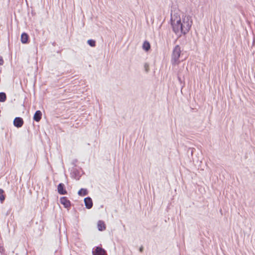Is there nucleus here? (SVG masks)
Listing matches in <instances>:
<instances>
[{"label": "nucleus", "instance_id": "nucleus-1", "mask_svg": "<svg viewBox=\"0 0 255 255\" xmlns=\"http://www.w3.org/2000/svg\"><path fill=\"white\" fill-rule=\"evenodd\" d=\"M171 22L173 31L178 36L187 34L193 24L190 16L185 15L181 18L177 13L171 14Z\"/></svg>", "mask_w": 255, "mask_h": 255}, {"label": "nucleus", "instance_id": "nucleus-2", "mask_svg": "<svg viewBox=\"0 0 255 255\" xmlns=\"http://www.w3.org/2000/svg\"><path fill=\"white\" fill-rule=\"evenodd\" d=\"M181 56V47L179 45H176L173 48L172 54L171 63L172 65H177L180 62V58Z\"/></svg>", "mask_w": 255, "mask_h": 255}, {"label": "nucleus", "instance_id": "nucleus-3", "mask_svg": "<svg viewBox=\"0 0 255 255\" xmlns=\"http://www.w3.org/2000/svg\"><path fill=\"white\" fill-rule=\"evenodd\" d=\"M93 255H107L106 251L99 247L93 249Z\"/></svg>", "mask_w": 255, "mask_h": 255}, {"label": "nucleus", "instance_id": "nucleus-4", "mask_svg": "<svg viewBox=\"0 0 255 255\" xmlns=\"http://www.w3.org/2000/svg\"><path fill=\"white\" fill-rule=\"evenodd\" d=\"M13 124L17 128H20L23 124V121L22 118L19 117L15 118L13 121Z\"/></svg>", "mask_w": 255, "mask_h": 255}, {"label": "nucleus", "instance_id": "nucleus-5", "mask_svg": "<svg viewBox=\"0 0 255 255\" xmlns=\"http://www.w3.org/2000/svg\"><path fill=\"white\" fill-rule=\"evenodd\" d=\"M84 202L86 208L88 209H91L93 206V202L91 198L87 197L84 199Z\"/></svg>", "mask_w": 255, "mask_h": 255}, {"label": "nucleus", "instance_id": "nucleus-6", "mask_svg": "<svg viewBox=\"0 0 255 255\" xmlns=\"http://www.w3.org/2000/svg\"><path fill=\"white\" fill-rule=\"evenodd\" d=\"M58 192L60 194L65 195L67 194V191L64 189V185L63 183H60L57 187Z\"/></svg>", "mask_w": 255, "mask_h": 255}, {"label": "nucleus", "instance_id": "nucleus-7", "mask_svg": "<svg viewBox=\"0 0 255 255\" xmlns=\"http://www.w3.org/2000/svg\"><path fill=\"white\" fill-rule=\"evenodd\" d=\"M60 202L65 208H68L70 206V202L65 197L61 198Z\"/></svg>", "mask_w": 255, "mask_h": 255}, {"label": "nucleus", "instance_id": "nucleus-8", "mask_svg": "<svg viewBox=\"0 0 255 255\" xmlns=\"http://www.w3.org/2000/svg\"><path fill=\"white\" fill-rule=\"evenodd\" d=\"M42 113L40 111H37L34 114L33 119L36 122H39L41 119Z\"/></svg>", "mask_w": 255, "mask_h": 255}, {"label": "nucleus", "instance_id": "nucleus-9", "mask_svg": "<svg viewBox=\"0 0 255 255\" xmlns=\"http://www.w3.org/2000/svg\"><path fill=\"white\" fill-rule=\"evenodd\" d=\"M20 39L21 42L23 44H25L28 41V35L25 33H23L21 35Z\"/></svg>", "mask_w": 255, "mask_h": 255}, {"label": "nucleus", "instance_id": "nucleus-10", "mask_svg": "<svg viewBox=\"0 0 255 255\" xmlns=\"http://www.w3.org/2000/svg\"><path fill=\"white\" fill-rule=\"evenodd\" d=\"M98 228L99 231H103L106 229V226L103 221H99L98 223Z\"/></svg>", "mask_w": 255, "mask_h": 255}, {"label": "nucleus", "instance_id": "nucleus-11", "mask_svg": "<svg viewBox=\"0 0 255 255\" xmlns=\"http://www.w3.org/2000/svg\"><path fill=\"white\" fill-rule=\"evenodd\" d=\"M142 48L146 51H148L150 48V45L149 43L146 41H144L142 45Z\"/></svg>", "mask_w": 255, "mask_h": 255}, {"label": "nucleus", "instance_id": "nucleus-12", "mask_svg": "<svg viewBox=\"0 0 255 255\" xmlns=\"http://www.w3.org/2000/svg\"><path fill=\"white\" fill-rule=\"evenodd\" d=\"M78 193L80 196H85L88 194V192L86 189L82 188L78 191Z\"/></svg>", "mask_w": 255, "mask_h": 255}, {"label": "nucleus", "instance_id": "nucleus-13", "mask_svg": "<svg viewBox=\"0 0 255 255\" xmlns=\"http://www.w3.org/2000/svg\"><path fill=\"white\" fill-rule=\"evenodd\" d=\"M6 99V94L3 92L0 93V102H4Z\"/></svg>", "mask_w": 255, "mask_h": 255}, {"label": "nucleus", "instance_id": "nucleus-14", "mask_svg": "<svg viewBox=\"0 0 255 255\" xmlns=\"http://www.w3.org/2000/svg\"><path fill=\"white\" fill-rule=\"evenodd\" d=\"M5 199V196L4 195V191L0 189V201L1 203H2Z\"/></svg>", "mask_w": 255, "mask_h": 255}, {"label": "nucleus", "instance_id": "nucleus-15", "mask_svg": "<svg viewBox=\"0 0 255 255\" xmlns=\"http://www.w3.org/2000/svg\"><path fill=\"white\" fill-rule=\"evenodd\" d=\"M88 44L92 47H95L96 45L95 41L92 39H89L87 41Z\"/></svg>", "mask_w": 255, "mask_h": 255}, {"label": "nucleus", "instance_id": "nucleus-16", "mask_svg": "<svg viewBox=\"0 0 255 255\" xmlns=\"http://www.w3.org/2000/svg\"><path fill=\"white\" fill-rule=\"evenodd\" d=\"M145 70L146 72L149 71V65L147 63H145L144 65Z\"/></svg>", "mask_w": 255, "mask_h": 255}, {"label": "nucleus", "instance_id": "nucleus-17", "mask_svg": "<svg viewBox=\"0 0 255 255\" xmlns=\"http://www.w3.org/2000/svg\"><path fill=\"white\" fill-rule=\"evenodd\" d=\"M3 64V60L1 57L0 56V65H2Z\"/></svg>", "mask_w": 255, "mask_h": 255}, {"label": "nucleus", "instance_id": "nucleus-18", "mask_svg": "<svg viewBox=\"0 0 255 255\" xmlns=\"http://www.w3.org/2000/svg\"><path fill=\"white\" fill-rule=\"evenodd\" d=\"M142 248H140V252H142Z\"/></svg>", "mask_w": 255, "mask_h": 255}]
</instances>
